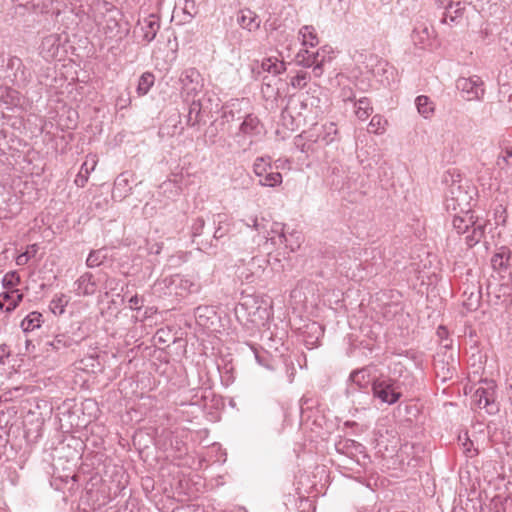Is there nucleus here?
Instances as JSON below:
<instances>
[{
  "label": "nucleus",
  "mask_w": 512,
  "mask_h": 512,
  "mask_svg": "<svg viewBox=\"0 0 512 512\" xmlns=\"http://www.w3.org/2000/svg\"><path fill=\"white\" fill-rule=\"evenodd\" d=\"M453 212L452 226L458 234H465L467 246L473 247L484 239L488 225L486 219L475 217L471 209Z\"/></svg>",
  "instance_id": "nucleus-1"
},
{
  "label": "nucleus",
  "mask_w": 512,
  "mask_h": 512,
  "mask_svg": "<svg viewBox=\"0 0 512 512\" xmlns=\"http://www.w3.org/2000/svg\"><path fill=\"white\" fill-rule=\"evenodd\" d=\"M476 192L474 187L463 183L462 180H453L445 192V207L447 211H468Z\"/></svg>",
  "instance_id": "nucleus-2"
},
{
  "label": "nucleus",
  "mask_w": 512,
  "mask_h": 512,
  "mask_svg": "<svg viewBox=\"0 0 512 512\" xmlns=\"http://www.w3.org/2000/svg\"><path fill=\"white\" fill-rule=\"evenodd\" d=\"M236 315L240 320L245 321L246 324H251L253 327H261L270 318V311L262 301L248 296L236 308Z\"/></svg>",
  "instance_id": "nucleus-3"
},
{
  "label": "nucleus",
  "mask_w": 512,
  "mask_h": 512,
  "mask_svg": "<svg viewBox=\"0 0 512 512\" xmlns=\"http://www.w3.org/2000/svg\"><path fill=\"white\" fill-rule=\"evenodd\" d=\"M265 228L262 229L261 232H258L259 234H263L266 244L270 243L273 247H281L284 246V248L288 252H295L297 249L300 248L301 242H302V235L298 231H292L290 233V236H296V240L293 243H288L287 235L284 231L285 225L281 222H264Z\"/></svg>",
  "instance_id": "nucleus-4"
},
{
  "label": "nucleus",
  "mask_w": 512,
  "mask_h": 512,
  "mask_svg": "<svg viewBox=\"0 0 512 512\" xmlns=\"http://www.w3.org/2000/svg\"><path fill=\"white\" fill-rule=\"evenodd\" d=\"M372 393L381 403L393 405L402 397V384L397 379L380 376L372 381Z\"/></svg>",
  "instance_id": "nucleus-5"
},
{
  "label": "nucleus",
  "mask_w": 512,
  "mask_h": 512,
  "mask_svg": "<svg viewBox=\"0 0 512 512\" xmlns=\"http://www.w3.org/2000/svg\"><path fill=\"white\" fill-rule=\"evenodd\" d=\"M268 266L269 259L266 256L257 255L238 265L236 274L242 282L258 283L265 279Z\"/></svg>",
  "instance_id": "nucleus-6"
},
{
  "label": "nucleus",
  "mask_w": 512,
  "mask_h": 512,
  "mask_svg": "<svg viewBox=\"0 0 512 512\" xmlns=\"http://www.w3.org/2000/svg\"><path fill=\"white\" fill-rule=\"evenodd\" d=\"M159 286L165 289L166 294L179 297L198 293L201 290V284L198 280L179 274L164 278L159 282Z\"/></svg>",
  "instance_id": "nucleus-7"
},
{
  "label": "nucleus",
  "mask_w": 512,
  "mask_h": 512,
  "mask_svg": "<svg viewBox=\"0 0 512 512\" xmlns=\"http://www.w3.org/2000/svg\"><path fill=\"white\" fill-rule=\"evenodd\" d=\"M252 170L258 178V185L262 187L274 188L282 184V174L274 170L271 157L269 156L257 157L253 163Z\"/></svg>",
  "instance_id": "nucleus-8"
},
{
  "label": "nucleus",
  "mask_w": 512,
  "mask_h": 512,
  "mask_svg": "<svg viewBox=\"0 0 512 512\" xmlns=\"http://www.w3.org/2000/svg\"><path fill=\"white\" fill-rule=\"evenodd\" d=\"M496 383L493 380H484L475 390L473 401L479 409H485L490 415L499 411V404L496 402Z\"/></svg>",
  "instance_id": "nucleus-9"
},
{
  "label": "nucleus",
  "mask_w": 512,
  "mask_h": 512,
  "mask_svg": "<svg viewBox=\"0 0 512 512\" xmlns=\"http://www.w3.org/2000/svg\"><path fill=\"white\" fill-rule=\"evenodd\" d=\"M180 95L184 102L199 97L203 89V78L195 68L183 70L179 77Z\"/></svg>",
  "instance_id": "nucleus-10"
},
{
  "label": "nucleus",
  "mask_w": 512,
  "mask_h": 512,
  "mask_svg": "<svg viewBox=\"0 0 512 512\" xmlns=\"http://www.w3.org/2000/svg\"><path fill=\"white\" fill-rule=\"evenodd\" d=\"M19 282V277L14 273L6 274L3 278V291L0 292V308L6 311L14 309L22 299V293L14 286Z\"/></svg>",
  "instance_id": "nucleus-11"
},
{
  "label": "nucleus",
  "mask_w": 512,
  "mask_h": 512,
  "mask_svg": "<svg viewBox=\"0 0 512 512\" xmlns=\"http://www.w3.org/2000/svg\"><path fill=\"white\" fill-rule=\"evenodd\" d=\"M266 133L262 121L254 114H247L239 126L237 136L249 139V147L258 142Z\"/></svg>",
  "instance_id": "nucleus-12"
},
{
  "label": "nucleus",
  "mask_w": 512,
  "mask_h": 512,
  "mask_svg": "<svg viewBox=\"0 0 512 512\" xmlns=\"http://www.w3.org/2000/svg\"><path fill=\"white\" fill-rule=\"evenodd\" d=\"M483 81L478 76L460 77L456 86L467 101L479 100L484 95Z\"/></svg>",
  "instance_id": "nucleus-13"
},
{
  "label": "nucleus",
  "mask_w": 512,
  "mask_h": 512,
  "mask_svg": "<svg viewBox=\"0 0 512 512\" xmlns=\"http://www.w3.org/2000/svg\"><path fill=\"white\" fill-rule=\"evenodd\" d=\"M327 177L336 188L349 186V168L338 159H333L328 162Z\"/></svg>",
  "instance_id": "nucleus-14"
},
{
  "label": "nucleus",
  "mask_w": 512,
  "mask_h": 512,
  "mask_svg": "<svg viewBox=\"0 0 512 512\" xmlns=\"http://www.w3.org/2000/svg\"><path fill=\"white\" fill-rule=\"evenodd\" d=\"M434 37V29L427 22H418L411 34L413 44L420 49L431 47Z\"/></svg>",
  "instance_id": "nucleus-15"
},
{
  "label": "nucleus",
  "mask_w": 512,
  "mask_h": 512,
  "mask_svg": "<svg viewBox=\"0 0 512 512\" xmlns=\"http://www.w3.org/2000/svg\"><path fill=\"white\" fill-rule=\"evenodd\" d=\"M295 62L304 68H312V73L316 78L321 77L324 72L321 63L318 62L316 52H311L307 48L300 49L297 52Z\"/></svg>",
  "instance_id": "nucleus-16"
},
{
  "label": "nucleus",
  "mask_w": 512,
  "mask_h": 512,
  "mask_svg": "<svg viewBox=\"0 0 512 512\" xmlns=\"http://www.w3.org/2000/svg\"><path fill=\"white\" fill-rule=\"evenodd\" d=\"M308 108V104L305 100H290L288 105L283 109L282 111V119L285 120L286 119V116H289L291 118V124H290V128L292 130L295 129V127H297L300 122H301V118H303V120L305 119V117L303 116V112L305 110H307Z\"/></svg>",
  "instance_id": "nucleus-17"
},
{
  "label": "nucleus",
  "mask_w": 512,
  "mask_h": 512,
  "mask_svg": "<svg viewBox=\"0 0 512 512\" xmlns=\"http://www.w3.org/2000/svg\"><path fill=\"white\" fill-rule=\"evenodd\" d=\"M337 453L349 458L352 461L359 462L358 456L363 454L364 447L362 444L352 439L343 438L335 443Z\"/></svg>",
  "instance_id": "nucleus-18"
},
{
  "label": "nucleus",
  "mask_w": 512,
  "mask_h": 512,
  "mask_svg": "<svg viewBox=\"0 0 512 512\" xmlns=\"http://www.w3.org/2000/svg\"><path fill=\"white\" fill-rule=\"evenodd\" d=\"M372 73L382 86H390L396 80L395 68L385 60H378Z\"/></svg>",
  "instance_id": "nucleus-19"
},
{
  "label": "nucleus",
  "mask_w": 512,
  "mask_h": 512,
  "mask_svg": "<svg viewBox=\"0 0 512 512\" xmlns=\"http://www.w3.org/2000/svg\"><path fill=\"white\" fill-rule=\"evenodd\" d=\"M138 27L142 40L149 43L155 39L160 29L159 17L154 14H150L138 21Z\"/></svg>",
  "instance_id": "nucleus-20"
},
{
  "label": "nucleus",
  "mask_w": 512,
  "mask_h": 512,
  "mask_svg": "<svg viewBox=\"0 0 512 512\" xmlns=\"http://www.w3.org/2000/svg\"><path fill=\"white\" fill-rule=\"evenodd\" d=\"M324 335V329L318 322L306 324L302 331L303 342L308 349L316 348Z\"/></svg>",
  "instance_id": "nucleus-21"
},
{
  "label": "nucleus",
  "mask_w": 512,
  "mask_h": 512,
  "mask_svg": "<svg viewBox=\"0 0 512 512\" xmlns=\"http://www.w3.org/2000/svg\"><path fill=\"white\" fill-rule=\"evenodd\" d=\"M214 224L213 238L220 240L227 236L233 226V218L227 213H216L212 217Z\"/></svg>",
  "instance_id": "nucleus-22"
},
{
  "label": "nucleus",
  "mask_w": 512,
  "mask_h": 512,
  "mask_svg": "<svg viewBox=\"0 0 512 512\" xmlns=\"http://www.w3.org/2000/svg\"><path fill=\"white\" fill-rule=\"evenodd\" d=\"M74 287L78 296H91L96 293L98 284L92 273L85 272L75 281Z\"/></svg>",
  "instance_id": "nucleus-23"
},
{
  "label": "nucleus",
  "mask_w": 512,
  "mask_h": 512,
  "mask_svg": "<svg viewBox=\"0 0 512 512\" xmlns=\"http://www.w3.org/2000/svg\"><path fill=\"white\" fill-rule=\"evenodd\" d=\"M132 174L129 172H123L117 176L114 181V187L112 191V197L115 199L122 200L130 195L132 191L131 187Z\"/></svg>",
  "instance_id": "nucleus-24"
},
{
  "label": "nucleus",
  "mask_w": 512,
  "mask_h": 512,
  "mask_svg": "<svg viewBox=\"0 0 512 512\" xmlns=\"http://www.w3.org/2000/svg\"><path fill=\"white\" fill-rule=\"evenodd\" d=\"M237 23L249 32H255L260 28L259 16L250 9H241L237 14Z\"/></svg>",
  "instance_id": "nucleus-25"
},
{
  "label": "nucleus",
  "mask_w": 512,
  "mask_h": 512,
  "mask_svg": "<svg viewBox=\"0 0 512 512\" xmlns=\"http://www.w3.org/2000/svg\"><path fill=\"white\" fill-rule=\"evenodd\" d=\"M98 158L95 154H88L84 163L74 179V183L78 187H84L88 181L89 175L93 172L97 166Z\"/></svg>",
  "instance_id": "nucleus-26"
},
{
  "label": "nucleus",
  "mask_w": 512,
  "mask_h": 512,
  "mask_svg": "<svg viewBox=\"0 0 512 512\" xmlns=\"http://www.w3.org/2000/svg\"><path fill=\"white\" fill-rule=\"evenodd\" d=\"M464 9L465 5L461 1L449 2L445 6V12L441 22L449 25L456 23L458 19L462 18Z\"/></svg>",
  "instance_id": "nucleus-27"
},
{
  "label": "nucleus",
  "mask_w": 512,
  "mask_h": 512,
  "mask_svg": "<svg viewBox=\"0 0 512 512\" xmlns=\"http://www.w3.org/2000/svg\"><path fill=\"white\" fill-rule=\"evenodd\" d=\"M297 38L303 47L313 48L319 44L316 28L312 25L302 26L297 33Z\"/></svg>",
  "instance_id": "nucleus-28"
},
{
  "label": "nucleus",
  "mask_w": 512,
  "mask_h": 512,
  "mask_svg": "<svg viewBox=\"0 0 512 512\" xmlns=\"http://www.w3.org/2000/svg\"><path fill=\"white\" fill-rule=\"evenodd\" d=\"M511 251L506 246L499 247L492 256L491 264L494 270L503 271L508 268Z\"/></svg>",
  "instance_id": "nucleus-29"
},
{
  "label": "nucleus",
  "mask_w": 512,
  "mask_h": 512,
  "mask_svg": "<svg viewBox=\"0 0 512 512\" xmlns=\"http://www.w3.org/2000/svg\"><path fill=\"white\" fill-rule=\"evenodd\" d=\"M338 139V129L334 122H328L322 125L315 141L324 145H329Z\"/></svg>",
  "instance_id": "nucleus-30"
},
{
  "label": "nucleus",
  "mask_w": 512,
  "mask_h": 512,
  "mask_svg": "<svg viewBox=\"0 0 512 512\" xmlns=\"http://www.w3.org/2000/svg\"><path fill=\"white\" fill-rule=\"evenodd\" d=\"M418 113L424 119H431L435 113V103L426 95H419L415 99Z\"/></svg>",
  "instance_id": "nucleus-31"
},
{
  "label": "nucleus",
  "mask_w": 512,
  "mask_h": 512,
  "mask_svg": "<svg viewBox=\"0 0 512 512\" xmlns=\"http://www.w3.org/2000/svg\"><path fill=\"white\" fill-rule=\"evenodd\" d=\"M260 69L273 76L280 75L286 70L284 61L279 60L277 57L264 58L260 63Z\"/></svg>",
  "instance_id": "nucleus-32"
},
{
  "label": "nucleus",
  "mask_w": 512,
  "mask_h": 512,
  "mask_svg": "<svg viewBox=\"0 0 512 512\" xmlns=\"http://www.w3.org/2000/svg\"><path fill=\"white\" fill-rule=\"evenodd\" d=\"M355 115L361 120L365 121L373 112L371 101L367 97H362L354 102Z\"/></svg>",
  "instance_id": "nucleus-33"
},
{
  "label": "nucleus",
  "mask_w": 512,
  "mask_h": 512,
  "mask_svg": "<svg viewBox=\"0 0 512 512\" xmlns=\"http://www.w3.org/2000/svg\"><path fill=\"white\" fill-rule=\"evenodd\" d=\"M312 138H313V135H311L310 133L305 132L303 134H300L295 138V142H294L295 146L302 153L309 155L310 153L313 152L314 143L317 142V141H315V139H312Z\"/></svg>",
  "instance_id": "nucleus-34"
},
{
  "label": "nucleus",
  "mask_w": 512,
  "mask_h": 512,
  "mask_svg": "<svg viewBox=\"0 0 512 512\" xmlns=\"http://www.w3.org/2000/svg\"><path fill=\"white\" fill-rule=\"evenodd\" d=\"M186 103L189 105L187 124L190 126H195L199 122V115L201 113L200 99L197 97Z\"/></svg>",
  "instance_id": "nucleus-35"
},
{
  "label": "nucleus",
  "mask_w": 512,
  "mask_h": 512,
  "mask_svg": "<svg viewBox=\"0 0 512 512\" xmlns=\"http://www.w3.org/2000/svg\"><path fill=\"white\" fill-rule=\"evenodd\" d=\"M349 378L359 388H366L371 382L369 370L366 368L353 371Z\"/></svg>",
  "instance_id": "nucleus-36"
},
{
  "label": "nucleus",
  "mask_w": 512,
  "mask_h": 512,
  "mask_svg": "<svg viewBox=\"0 0 512 512\" xmlns=\"http://www.w3.org/2000/svg\"><path fill=\"white\" fill-rule=\"evenodd\" d=\"M155 77L151 72H144L139 80L136 92L139 96L146 95L154 85Z\"/></svg>",
  "instance_id": "nucleus-37"
},
{
  "label": "nucleus",
  "mask_w": 512,
  "mask_h": 512,
  "mask_svg": "<svg viewBox=\"0 0 512 512\" xmlns=\"http://www.w3.org/2000/svg\"><path fill=\"white\" fill-rule=\"evenodd\" d=\"M108 257V251L105 248L93 250L89 253L86 264L89 268L100 266Z\"/></svg>",
  "instance_id": "nucleus-38"
},
{
  "label": "nucleus",
  "mask_w": 512,
  "mask_h": 512,
  "mask_svg": "<svg viewBox=\"0 0 512 512\" xmlns=\"http://www.w3.org/2000/svg\"><path fill=\"white\" fill-rule=\"evenodd\" d=\"M387 120L381 115H374L368 125V131L376 135H382L386 131Z\"/></svg>",
  "instance_id": "nucleus-39"
},
{
  "label": "nucleus",
  "mask_w": 512,
  "mask_h": 512,
  "mask_svg": "<svg viewBox=\"0 0 512 512\" xmlns=\"http://www.w3.org/2000/svg\"><path fill=\"white\" fill-rule=\"evenodd\" d=\"M36 409L40 410L39 417H37L34 422L43 424L47 419L51 418L53 407L47 401H39L36 403Z\"/></svg>",
  "instance_id": "nucleus-40"
},
{
  "label": "nucleus",
  "mask_w": 512,
  "mask_h": 512,
  "mask_svg": "<svg viewBox=\"0 0 512 512\" xmlns=\"http://www.w3.org/2000/svg\"><path fill=\"white\" fill-rule=\"evenodd\" d=\"M310 80V74L306 71H298L295 76L290 78V85L294 89H304Z\"/></svg>",
  "instance_id": "nucleus-41"
},
{
  "label": "nucleus",
  "mask_w": 512,
  "mask_h": 512,
  "mask_svg": "<svg viewBox=\"0 0 512 512\" xmlns=\"http://www.w3.org/2000/svg\"><path fill=\"white\" fill-rule=\"evenodd\" d=\"M119 288H120V291L116 293L117 296H120L121 292H123L124 284L117 278H113V277L107 278L104 283L105 296H109L110 294H113L114 292L118 291Z\"/></svg>",
  "instance_id": "nucleus-42"
},
{
  "label": "nucleus",
  "mask_w": 512,
  "mask_h": 512,
  "mask_svg": "<svg viewBox=\"0 0 512 512\" xmlns=\"http://www.w3.org/2000/svg\"><path fill=\"white\" fill-rule=\"evenodd\" d=\"M318 62L321 63V68L324 69V65L327 62L332 61L334 58V50L331 46L325 45L316 51Z\"/></svg>",
  "instance_id": "nucleus-43"
},
{
  "label": "nucleus",
  "mask_w": 512,
  "mask_h": 512,
  "mask_svg": "<svg viewBox=\"0 0 512 512\" xmlns=\"http://www.w3.org/2000/svg\"><path fill=\"white\" fill-rule=\"evenodd\" d=\"M501 163L512 166V143L508 142L503 146L497 161L498 165H501Z\"/></svg>",
  "instance_id": "nucleus-44"
},
{
  "label": "nucleus",
  "mask_w": 512,
  "mask_h": 512,
  "mask_svg": "<svg viewBox=\"0 0 512 512\" xmlns=\"http://www.w3.org/2000/svg\"><path fill=\"white\" fill-rule=\"evenodd\" d=\"M67 304V297L65 295H61L60 297L54 298L51 301L50 309L54 314H62Z\"/></svg>",
  "instance_id": "nucleus-45"
},
{
  "label": "nucleus",
  "mask_w": 512,
  "mask_h": 512,
  "mask_svg": "<svg viewBox=\"0 0 512 512\" xmlns=\"http://www.w3.org/2000/svg\"><path fill=\"white\" fill-rule=\"evenodd\" d=\"M205 227V220L202 217H197L193 220L191 224V237L193 242L197 237H200L203 233Z\"/></svg>",
  "instance_id": "nucleus-46"
},
{
  "label": "nucleus",
  "mask_w": 512,
  "mask_h": 512,
  "mask_svg": "<svg viewBox=\"0 0 512 512\" xmlns=\"http://www.w3.org/2000/svg\"><path fill=\"white\" fill-rule=\"evenodd\" d=\"M242 222L247 226L253 228L257 232H261L263 228H265V220L262 219L259 221L258 217L255 215L248 216L242 220Z\"/></svg>",
  "instance_id": "nucleus-47"
},
{
  "label": "nucleus",
  "mask_w": 512,
  "mask_h": 512,
  "mask_svg": "<svg viewBox=\"0 0 512 512\" xmlns=\"http://www.w3.org/2000/svg\"><path fill=\"white\" fill-rule=\"evenodd\" d=\"M493 215L496 225H504L506 223L507 210L502 204L495 206Z\"/></svg>",
  "instance_id": "nucleus-48"
},
{
  "label": "nucleus",
  "mask_w": 512,
  "mask_h": 512,
  "mask_svg": "<svg viewBox=\"0 0 512 512\" xmlns=\"http://www.w3.org/2000/svg\"><path fill=\"white\" fill-rule=\"evenodd\" d=\"M261 93L265 100H274L278 96V89L270 83H263L261 86Z\"/></svg>",
  "instance_id": "nucleus-49"
},
{
  "label": "nucleus",
  "mask_w": 512,
  "mask_h": 512,
  "mask_svg": "<svg viewBox=\"0 0 512 512\" xmlns=\"http://www.w3.org/2000/svg\"><path fill=\"white\" fill-rule=\"evenodd\" d=\"M183 12L187 14L190 19L193 18L198 13L195 1L185 0Z\"/></svg>",
  "instance_id": "nucleus-50"
},
{
  "label": "nucleus",
  "mask_w": 512,
  "mask_h": 512,
  "mask_svg": "<svg viewBox=\"0 0 512 512\" xmlns=\"http://www.w3.org/2000/svg\"><path fill=\"white\" fill-rule=\"evenodd\" d=\"M129 308L131 310L139 311L143 307L144 298L138 295H134L129 299Z\"/></svg>",
  "instance_id": "nucleus-51"
},
{
  "label": "nucleus",
  "mask_w": 512,
  "mask_h": 512,
  "mask_svg": "<svg viewBox=\"0 0 512 512\" xmlns=\"http://www.w3.org/2000/svg\"><path fill=\"white\" fill-rule=\"evenodd\" d=\"M392 291H383V292H380L376 295V302L378 303L377 306L380 307L381 305L384 306V308L387 306L388 308H391L392 305L390 304H386L385 303V299H388L390 297H392Z\"/></svg>",
  "instance_id": "nucleus-52"
},
{
  "label": "nucleus",
  "mask_w": 512,
  "mask_h": 512,
  "mask_svg": "<svg viewBox=\"0 0 512 512\" xmlns=\"http://www.w3.org/2000/svg\"><path fill=\"white\" fill-rule=\"evenodd\" d=\"M251 350L255 356V359L256 361L262 365V366H265V367H269V365L267 364L266 362V354L265 353H260L255 347L251 346Z\"/></svg>",
  "instance_id": "nucleus-53"
},
{
  "label": "nucleus",
  "mask_w": 512,
  "mask_h": 512,
  "mask_svg": "<svg viewBox=\"0 0 512 512\" xmlns=\"http://www.w3.org/2000/svg\"><path fill=\"white\" fill-rule=\"evenodd\" d=\"M32 327V318H30V315H27L23 321L21 322V328L25 333H28L30 331V328Z\"/></svg>",
  "instance_id": "nucleus-54"
},
{
  "label": "nucleus",
  "mask_w": 512,
  "mask_h": 512,
  "mask_svg": "<svg viewBox=\"0 0 512 512\" xmlns=\"http://www.w3.org/2000/svg\"><path fill=\"white\" fill-rule=\"evenodd\" d=\"M342 96L344 101L355 102V95L351 89H343Z\"/></svg>",
  "instance_id": "nucleus-55"
},
{
  "label": "nucleus",
  "mask_w": 512,
  "mask_h": 512,
  "mask_svg": "<svg viewBox=\"0 0 512 512\" xmlns=\"http://www.w3.org/2000/svg\"><path fill=\"white\" fill-rule=\"evenodd\" d=\"M9 349L6 345H1L0 346V363H3L4 362V359L8 358L9 357Z\"/></svg>",
  "instance_id": "nucleus-56"
},
{
  "label": "nucleus",
  "mask_w": 512,
  "mask_h": 512,
  "mask_svg": "<svg viewBox=\"0 0 512 512\" xmlns=\"http://www.w3.org/2000/svg\"><path fill=\"white\" fill-rule=\"evenodd\" d=\"M204 398H206V396L202 394V395L200 396V399H199V398H198V392H197V393H196V394L191 398L190 404H191V405H198V406H200V405H202L201 400H203Z\"/></svg>",
  "instance_id": "nucleus-57"
},
{
  "label": "nucleus",
  "mask_w": 512,
  "mask_h": 512,
  "mask_svg": "<svg viewBox=\"0 0 512 512\" xmlns=\"http://www.w3.org/2000/svg\"><path fill=\"white\" fill-rule=\"evenodd\" d=\"M512 487V483H508V486L506 488L507 490V495L505 496L504 498V501L505 502H508V501H511L512 502V491H510V488Z\"/></svg>",
  "instance_id": "nucleus-58"
},
{
  "label": "nucleus",
  "mask_w": 512,
  "mask_h": 512,
  "mask_svg": "<svg viewBox=\"0 0 512 512\" xmlns=\"http://www.w3.org/2000/svg\"><path fill=\"white\" fill-rule=\"evenodd\" d=\"M41 317L42 315L40 313L34 311V322H37V325H34V328L40 326L39 322Z\"/></svg>",
  "instance_id": "nucleus-59"
},
{
  "label": "nucleus",
  "mask_w": 512,
  "mask_h": 512,
  "mask_svg": "<svg viewBox=\"0 0 512 512\" xmlns=\"http://www.w3.org/2000/svg\"><path fill=\"white\" fill-rule=\"evenodd\" d=\"M437 4L441 7H443L445 9V6L449 3V2H453L452 0H436Z\"/></svg>",
  "instance_id": "nucleus-60"
},
{
  "label": "nucleus",
  "mask_w": 512,
  "mask_h": 512,
  "mask_svg": "<svg viewBox=\"0 0 512 512\" xmlns=\"http://www.w3.org/2000/svg\"><path fill=\"white\" fill-rule=\"evenodd\" d=\"M61 342H62V339L58 336V337L56 338V340H55L53 343H51V345H53L55 348H57V349H58V348H59V344H60Z\"/></svg>",
  "instance_id": "nucleus-61"
},
{
  "label": "nucleus",
  "mask_w": 512,
  "mask_h": 512,
  "mask_svg": "<svg viewBox=\"0 0 512 512\" xmlns=\"http://www.w3.org/2000/svg\"><path fill=\"white\" fill-rule=\"evenodd\" d=\"M201 311H208V308L207 307H205V308L198 307L197 310H196L198 318L202 317V314L200 313Z\"/></svg>",
  "instance_id": "nucleus-62"
},
{
  "label": "nucleus",
  "mask_w": 512,
  "mask_h": 512,
  "mask_svg": "<svg viewBox=\"0 0 512 512\" xmlns=\"http://www.w3.org/2000/svg\"><path fill=\"white\" fill-rule=\"evenodd\" d=\"M287 238H288V243H293V242H295V240H296V236H292V237H291V236H290V234H289V235H287Z\"/></svg>",
  "instance_id": "nucleus-63"
},
{
  "label": "nucleus",
  "mask_w": 512,
  "mask_h": 512,
  "mask_svg": "<svg viewBox=\"0 0 512 512\" xmlns=\"http://www.w3.org/2000/svg\"><path fill=\"white\" fill-rule=\"evenodd\" d=\"M172 512H183V508H176V509H173Z\"/></svg>",
  "instance_id": "nucleus-64"
}]
</instances>
